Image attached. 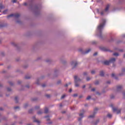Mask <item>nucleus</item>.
Segmentation results:
<instances>
[{
  "mask_svg": "<svg viewBox=\"0 0 125 125\" xmlns=\"http://www.w3.org/2000/svg\"><path fill=\"white\" fill-rule=\"evenodd\" d=\"M34 123H37V124H39L40 123V121L39 120H34Z\"/></svg>",
  "mask_w": 125,
  "mask_h": 125,
  "instance_id": "c9c22d12",
  "label": "nucleus"
},
{
  "mask_svg": "<svg viewBox=\"0 0 125 125\" xmlns=\"http://www.w3.org/2000/svg\"><path fill=\"white\" fill-rule=\"evenodd\" d=\"M7 11H8V10L6 9L3 11V14H6L7 13Z\"/></svg>",
  "mask_w": 125,
  "mask_h": 125,
  "instance_id": "4be33fe9",
  "label": "nucleus"
},
{
  "mask_svg": "<svg viewBox=\"0 0 125 125\" xmlns=\"http://www.w3.org/2000/svg\"><path fill=\"white\" fill-rule=\"evenodd\" d=\"M84 113H85V110L83 109L81 111L80 113L79 114V116L80 117H79L78 118V121L80 122L81 121H82V120L83 119V117H84L83 116Z\"/></svg>",
  "mask_w": 125,
  "mask_h": 125,
  "instance_id": "7ed1b4c3",
  "label": "nucleus"
},
{
  "mask_svg": "<svg viewBox=\"0 0 125 125\" xmlns=\"http://www.w3.org/2000/svg\"><path fill=\"white\" fill-rule=\"evenodd\" d=\"M109 8H110V4H108L107 5H106L104 10H103V11L101 12V15H104V14H105V13L108 12V11L109 10Z\"/></svg>",
  "mask_w": 125,
  "mask_h": 125,
  "instance_id": "20e7f679",
  "label": "nucleus"
},
{
  "mask_svg": "<svg viewBox=\"0 0 125 125\" xmlns=\"http://www.w3.org/2000/svg\"><path fill=\"white\" fill-rule=\"evenodd\" d=\"M35 110H38V109H40V105H37L35 107Z\"/></svg>",
  "mask_w": 125,
  "mask_h": 125,
  "instance_id": "a878e982",
  "label": "nucleus"
},
{
  "mask_svg": "<svg viewBox=\"0 0 125 125\" xmlns=\"http://www.w3.org/2000/svg\"><path fill=\"white\" fill-rule=\"evenodd\" d=\"M27 3H26V2L24 3V4H23V5H25V6L27 5Z\"/></svg>",
  "mask_w": 125,
  "mask_h": 125,
  "instance_id": "680f3d73",
  "label": "nucleus"
},
{
  "mask_svg": "<svg viewBox=\"0 0 125 125\" xmlns=\"http://www.w3.org/2000/svg\"><path fill=\"white\" fill-rule=\"evenodd\" d=\"M106 23V20L102 19L100 24L98 26V36L101 39L102 38V31L104 29V26Z\"/></svg>",
  "mask_w": 125,
  "mask_h": 125,
  "instance_id": "f257e3e1",
  "label": "nucleus"
},
{
  "mask_svg": "<svg viewBox=\"0 0 125 125\" xmlns=\"http://www.w3.org/2000/svg\"><path fill=\"white\" fill-rule=\"evenodd\" d=\"M116 62V59L114 58H112L109 60L110 63H114Z\"/></svg>",
  "mask_w": 125,
  "mask_h": 125,
  "instance_id": "f8f14e48",
  "label": "nucleus"
},
{
  "mask_svg": "<svg viewBox=\"0 0 125 125\" xmlns=\"http://www.w3.org/2000/svg\"><path fill=\"white\" fill-rule=\"evenodd\" d=\"M125 68H123L122 69L121 72L119 73V76L120 77H123V76H125Z\"/></svg>",
  "mask_w": 125,
  "mask_h": 125,
  "instance_id": "1a4fd4ad",
  "label": "nucleus"
},
{
  "mask_svg": "<svg viewBox=\"0 0 125 125\" xmlns=\"http://www.w3.org/2000/svg\"><path fill=\"white\" fill-rule=\"evenodd\" d=\"M69 84H71V82L68 83V84H66L65 85V86L67 87V86H68V85H69Z\"/></svg>",
  "mask_w": 125,
  "mask_h": 125,
  "instance_id": "a19ab883",
  "label": "nucleus"
},
{
  "mask_svg": "<svg viewBox=\"0 0 125 125\" xmlns=\"http://www.w3.org/2000/svg\"><path fill=\"white\" fill-rule=\"evenodd\" d=\"M9 84H10V85H12L13 84V83L11 82H9Z\"/></svg>",
  "mask_w": 125,
  "mask_h": 125,
  "instance_id": "8fccbe9b",
  "label": "nucleus"
},
{
  "mask_svg": "<svg viewBox=\"0 0 125 125\" xmlns=\"http://www.w3.org/2000/svg\"><path fill=\"white\" fill-rule=\"evenodd\" d=\"M91 50L90 49H88L86 50V51H84L83 50V49H80L79 50V51L82 52V54H87V53L90 52Z\"/></svg>",
  "mask_w": 125,
  "mask_h": 125,
  "instance_id": "6e6552de",
  "label": "nucleus"
},
{
  "mask_svg": "<svg viewBox=\"0 0 125 125\" xmlns=\"http://www.w3.org/2000/svg\"><path fill=\"white\" fill-rule=\"evenodd\" d=\"M102 50H103V51H108V50L105 47L102 48Z\"/></svg>",
  "mask_w": 125,
  "mask_h": 125,
  "instance_id": "aec40b11",
  "label": "nucleus"
},
{
  "mask_svg": "<svg viewBox=\"0 0 125 125\" xmlns=\"http://www.w3.org/2000/svg\"><path fill=\"white\" fill-rule=\"evenodd\" d=\"M32 101H36V100H37V98H32Z\"/></svg>",
  "mask_w": 125,
  "mask_h": 125,
  "instance_id": "c03bdc74",
  "label": "nucleus"
},
{
  "mask_svg": "<svg viewBox=\"0 0 125 125\" xmlns=\"http://www.w3.org/2000/svg\"><path fill=\"white\" fill-rule=\"evenodd\" d=\"M7 90H8V91H11V88H10V87H8V88H7Z\"/></svg>",
  "mask_w": 125,
  "mask_h": 125,
  "instance_id": "a18cd8bd",
  "label": "nucleus"
},
{
  "mask_svg": "<svg viewBox=\"0 0 125 125\" xmlns=\"http://www.w3.org/2000/svg\"><path fill=\"white\" fill-rule=\"evenodd\" d=\"M81 81H82V79L78 77V76H74V83H75V86L76 87H79V86H80V84H78V82H81Z\"/></svg>",
  "mask_w": 125,
  "mask_h": 125,
  "instance_id": "f03ea898",
  "label": "nucleus"
},
{
  "mask_svg": "<svg viewBox=\"0 0 125 125\" xmlns=\"http://www.w3.org/2000/svg\"><path fill=\"white\" fill-rule=\"evenodd\" d=\"M25 87H27V88H29V85H26Z\"/></svg>",
  "mask_w": 125,
  "mask_h": 125,
  "instance_id": "e2e57ef3",
  "label": "nucleus"
},
{
  "mask_svg": "<svg viewBox=\"0 0 125 125\" xmlns=\"http://www.w3.org/2000/svg\"><path fill=\"white\" fill-rule=\"evenodd\" d=\"M44 118L46 119V121H49V120H50L49 116L48 115L45 116Z\"/></svg>",
  "mask_w": 125,
  "mask_h": 125,
  "instance_id": "6ab92c4d",
  "label": "nucleus"
},
{
  "mask_svg": "<svg viewBox=\"0 0 125 125\" xmlns=\"http://www.w3.org/2000/svg\"><path fill=\"white\" fill-rule=\"evenodd\" d=\"M103 63L104 65H109L110 64V61H104L103 62Z\"/></svg>",
  "mask_w": 125,
  "mask_h": 125,
  "instance_id": "4468645a",
  "label": "nucleus"
},
{
  "mask_svg": "<svg viewBox=\"0 0 125 125\" xmlns=\"http://www.w3.org/2000/svg\"><path fill=\"white\" fill-rule=\"evenodd\" d=\"M110 83V81H107L106 82V83H107V84H109Z\"/></svg>",
  "mask_w": 125,
  "mask_h": 125,
  "instance_id": "052dcab7",
  "label": "nucleus"
},
{
  "mask_svg": "<svg viewBox=\"0 0 125 125\" xmlns=\"http://www.w3.org/2000/svg\"><path fill=\"white\" fill-rule=\"evenodd\" d=\"M18 83L19 84H20V83H21V81H19L18 82Z\"/></svg>",
  "mask_w": 125,
  "mask_h": 125,
  "instance_id": "864d4df0",
  "label": "nucleus"
},
{
  "mask_svg": "<svg viewBox=\"0 0 125 125\" xmlns=\"http://www.w3.org/2000/svg\"><path fill=\"white\" fill-rule=\"evenodd\" d=\"M18 100H19V98H18V97H15V101L16 103H18Z\"/></svg>",
  "mask_w": 125,
  "mask_h": 125,
  "instance_id": "a211bd4d",
  "label": "nucleus"
},
{
  "mask_svg": "<svg viewBox=\"0 0 125 125\" xmlns=\"http://www.w3.org/2000/svg\"><path fill=\"white\" fill-rule=\"evenodd\" d=\"M4 6L2 5V4H0V9H3Z\"/></svg>",
  "mask_w": 125,
  "mask_h": 125,
  "instance_id": "5701e85b",
  "label": "nucleus"
},
{
  "mask_svg": "<svg viewBox=\"0 0 125 125\" xmlns=\"http://www.w3.org/2000/svg\"><path fill=\"white\" fill-rule=\"evenodd\" d=\"M123 37L124 38H125V34L123 35Z\"/></svg>",
  "mask_w": 125,
  "mask_h": 125,
  "instance_id": "774afa93",
  "label": "nucleus"
},
{
  "mask_svg": "<svg viewBox=\"0 0 125 125\" xmlns=\"http://www.w3.org/2000/svg\"><path fill=\"white\" fill-rule=\"evenodd\" d=\"M98 111V108H95L93 114L91 115H90L89 116V118H94V116H95V115L96 114V113H97L96 111Z\"/></svg>",
  "mask_w": 125,
  "mask_h": 125,
  "instance_id": "9d476101",
  "label": "nucleus"
},
{
  "mask_svg": "<svg viewBox=\"0 0 125 125\" xmlns=\"http://www.w3.org/2000/svg\"><path fill=\"white\" fill-rule=\"evenodd\" d=\"M113 112H117V114H120L121 113V109H118L116 108H113Z\"/></svg>",
  "mask_w": 125,
  "mask_h": 125,
  "instance_id": "9b49d317",
  "label": "nucleus"
},
{
  "mask_svg": "<svg viewBox=\"0 0 125 125\" xmlns=\"http://www.w3.org/2000/svg\"><path fill=\"white\" fill-rule=\"evenodd\" d=\"M65 96H66L65 95H62V97H61V99H63L65 98Z\"/></svg>",
  "mask_w": 125,
  "mask_h": 125,
  "instance_id": "79ce46f5",
  "label": "nucleus"
},
{
  "mask_svg": "<svg viewBox=\"0 0 125 125\" xmlns=\"http://www.w3.org/2000/svg\"><path fill=\"white\" fill-rule=\"evenodd\" d=\"M97 52H96V53H95L94 54H93V55H94V56H96V55H97Z\"/></svg>",
  "mask_w": 125,
  "mask_h": 125,
  "instance_id": "3c124183",
  "label": "nucleus"
},
{
  "mask_svg": "<svg viewBox=\"0 0 125 125\" xmlns=\"http://www.w3.org/2000/svg\"><path fill=\"white\" fill-rule=\"evenodd\" d=\"M44 113L45 114H48V113H49V111L48 110V108H47V107L45 108Z\"/></svg>",
  "mask_w": 125,
  "mask_h": 125,
  "instance_id": "f3484780",
  "label": "nucleus"
},
{
  "mask_svg": "<svg viewBox=\"0 0 125 125\" xmlns=\"http://www.w3.org/2000/svg\"><path fill=\"white\" fill-rule=\"evenodd\" d=\"M71 65L72 66V69H75V68H76L78 65V62L76 61H73L71 62Z\"/></svg>",
  "mask_w": 125,
  "mask_h": 125,
  "instance_id": "0eeeda50",
  "label": "nucleus"
},
{
  "mask_svg": "<svg viewBox=\"0 0 125 125\" xmlns=\"http://www.w3.org/2000/svg\"><path fill=\"white\" fill-rule=\"evenodd\" d=\"M20 15L19 14H12L10 15H8L7 17L8 19L10 18V17H15V18H18Z\"/></svg>",
  "mask_w": 125,
  "mask_h": 125,
  "instance_id": "423d86ee",
  "label": "nucleus"
},
{
  "mask_svg": "<svg viewBox=\"0 0 125 125\" xmlns=\"http://www.w3.org/2000/svg\"><path fill=\"white\" fill-rule=\"evenodd\" d=\"M28 106V103H25L23 107L24 108H27V106Z\"/></svg>",
  "mask_w": 125,
  "mask_h": 125,
  "instance_id": "393cba45",
  "label": "nucleus"
},
{
  "mask_svg": "<svg viewBox=\"0 0 125 125\" xmlns=\"http://www.w3.org/2000/svg\"><path fill=\"white\" fill-rule=\"evenodd\" d=\"M82 88H85V85H83Z\"/></svg>",
  "mask_w": 125,
  "mask_h": 125,
  "instance_id": "4d7b16f0",
  "label": "nucleus"
},
{
  "mask_svg": "<svg viewBox=\"0 0 125 125\" xmlns=\"http://www.w3.org/2000/svg\"><path fill=\"white\" fill-rule=\"evenodd\" d=\"M42 87H44V86H45V84H43L42 85Z\"/></svg>",
  "mask_w": 125,
  "mask_h": 125,
  "instance_id": "13d9d810",
  "label": "nucleus"
},
{
  "mask_svg": "<svg viewBox=\"0 0 125 125\" xmlns=\"http://www.w3.org/2000/svg\"><path fill=\"white\" fill-rule=\"evenodd\" d=\"M88 74V73L87 72H84L83 73V76H87Z\"/></svg>",
  "mask_w": 125,
  "mask_h": 125,
  "instance_id": "473e14b6",
  "label": "nucleus"
},
{
  "mask_svg": "<svg viewBox=\"0 0 125 125\" xmlns=\"http://www.w3.org/2000/svg\"><path fill=\"white\" fill-rule=\"evenodd\" d=\"M43 113V111H42V109H40L37 112L38 115H42Z\"/></svg>",
  "mask_w": 125,
  "mask_h": 125,
  "instance_id": "2eb2a0df",
  "label": "nucleus"
},
{
  "mask_svg": "<svg viewBox=\"0 0 125 125\" xmlns=\"http://www.w3.org/2000/svg\"><path fill=\"white\" fill-rule=\"evenodd\" d=\"M25 79H26L27 80H29V79H30L31 77H30V76H25Z\"/></svg>",
  "mask_w": 125,
  "mask_h": 125,
  "instance_id": "ea45409f",
  "label": "nucleus"
},
{
  "mask_svg": "<svg viewBox=\"0 0 125 125\" xmlns=\"http://www.w3.org/2000/svg\"><path fill=\"white\" fill-rule=\"evenodd\" d=\"M12 45H14V46H17V44H16V43L13 42H12Z\"/></svg>",
  "mask_w": 125,
  "mask_h": 125,
  "instance_id": "2f4dec72",
  "label": "nucleus"
},
{
  "mask_svg": "<svg viewBox=\"0 0 125 125\" xmlns=\"http://www.w3.org/2000/svg\"><path fill=\"white\" fill-rule=\"evenodd\" d=\"M16 1H17V0H12V2H13V3H15Z\"/></svg>",
  "mask_w": 125,
  "mask_h": 125,
  "instance_id": "09e8293b",
  "label": "nucleus"
},
{
  "mask_svg": "<svg viewBox=\"0 0 125 125\" xmlns=\"http://www.w3.org/2000/svg\"><path fill=\"white\" fill-rule=\"evenodd\" d=\"M96 94H98V95H100V93H99V92H97Z\"/></svg>",
  "mask_w": 125,
  "mask_h": 125,
  "instance_id": "6e6d98bb",
  "label": "nucleus"
},
{
  "mask_svg": "<svg viewBox=\"0 0 125 125\" xmlns=\"http://www.w3.org/2000/svg\"><path fill=\"white\" fill-rule=\"evenodd\" d=\"M116 91L118 93H121L124 91L123 90V86L121 85L117 86Z\"/></svg>",
  "mask_w": 125,
  "mask_h": 125,
  "instance_id": "39448f33",
  "label": "nucleus"
},
{
  "mask_svg": "<svg viewBox=\"0 0 125 125\" xmlns=\"http://www.w3.org/2000/svg\"><path fill=\"white\" fill-rule=\"evenodd\" d=\"M90 98H91V97H90V96H88L86 98V100H89V99H90Z\"/></svg>",
  "mask_w": 125,
  "mask_h": 125,
  "instance_id": "e433bc0d",
  "label": "nucleus"
},
{
  "mask_svg": "<svg viewBox=\"0 0 125 125\" xmlns=\"http://www.w3.org/2000/svg\"><path fill=\"white\" fill-rule=\"evenodd\" d=\"M92 91H95V88H93L91 89Z\"/></svg>",
  "mask_w": 125,
  "mask_h": 125,
  "instance_id": "5fc2aeb1",
  "label": "nucleus"
},
{
  "mask_svg": "<svg viewBox=\"0 0 125 125\" xmlns=\"http://www.w3.org/2000/svg\"><path fill=\"white\" fill-rule=\"evenodd\" d=\"M7 25V24H6V25L0 24V28H2V27H4V26H6Z\"/></svg>",
  "mask_w": 125,
  "mask_h": 125,
  "instance_id": "c85d7f7f",
  "label": "nucleus"
},
{
  "mask_svg": "<svg viewBox=\"0 0 125 125\" xmlns=\"http://www.w3.org/2000/svg\"><path fill=\"white\" fill-rule=\"evenodd\" d=\"M122 94H123V97H125V91H122Z\"/></svg>",
  "mask_w": 125,
  "mask_h": 125,
  "instance_id": "f704fd0d",
  "label": "nucleus"
},
{
  "mask_svg": "<svg viewBox=\"0 0 125 125\" xmlns=\"http://www.w3.org/2000/svg\"><path fill=\"white\" fill-rule=\"evenodd\" d=\"M95 84H96V85H97V84H99V81H96L95 82Z\"/></svg>",
  "mask_w": 125,
  "mask_h": 125,
  "instance_id": "cd10ccee",
  "label": "nucleus"
},
{
  "mask_svg": "<svg viewBox=\"0 0 125 125\" xmlns=\"http://www.w3.org/2000/svg\"><path fill=\"white\" fill-rule=\"evenodd\" d=\"M111 77L112 78H114L115 80H119V79L116 76V75L114 74V73H112L111 74Z\"/></svg>",
  "mask_w": 125,
  "mask_h": 125,
  "instance_id": "dca6fc26",
  "label": "nucleus"
},
{
  "mask_svg": "<svg viewBox=\"0 0 125 125\" xmlns=\"http://www.w3.org/2000/svg\"><path fill=\"white\" fill-rule=\"evenodd\" d=\"M36 84H40V79H37L36 82Z\"/></svg>",
  "mask_w": 125,
  "mask_h": 125,
  "instance_id": "b1692460",
  "label": "nucleus"
},
{
  "mask_svg": "<svg viewBox=\"0 0 125 125\" xmlns=\"http://www.w3.org/2000/svg\"><path fill=\"white\" fill-rule=\"evenodd\" d=\"M96 42H97L96 41H93V44H95L96 43Z\"/></svg>",
  "mask_w": 125,
  "mask_h": 125,
  "instance_id": "603ef678",
  "label": "nucleus"
},
{
  "mask_svg": "<svg viewBox=\"0 0 125 125\" xmlns=\"http://www.w3.org/2000/svg\"><path fill=\"white\" fill-rule=\"evenodd\" d=\"M14 109L15 110H17L18 109H20V107H19V106H16V107H14Z\"/></svg>",
  "mask_w": 125,
  "mask_h": 125,
  "instance_id": "58836bf2",
  "label": "nucleus"
},
{
  "mask_svg": "<svg viewBox=\"0 0 125 125\" xmlns=\"http://www.w3.org/2000/svg\"><path fill=\"white\" fill-rule=\"evenodd\" d=\"M46 97L48 98L50 97V96L49 95H46Z\"/></svg>",
  "mask_w": 125,
  "mask_h": 125,
  "instance_id": "bf43d9fd",
  "label": "nucleus"
},
{
  "mask_svg": "<svg viewBox=\"0 0 125 125\" xmlns=\"http://www.w3.org/2000/svg\"><path fill=\"white\" fill-rule=\"evenodd\" d=\"M110 98H111V99H113V98H115V96L113 95H112L110 97Z\"/></svg>",
  "mask_w": 125,
  "mask_h": 125,
  "instance_id": "37998d69",
  "label": "nucleus"
},
{
  "mask_svg": "<svg viewBox=\"0 0 125 125\" xmlns=\"http://www.w3.org/2000/svg\"><path fill=\"white\" fill-rule=\"evenodd\" d=\"M113 55H114V56H119V53H113Z\"/></svg>",
  "mask_w": 125,
  "mask_h": 125,
  "instance_id": "bb28decb",
  "label": "nucleus"
},
{
  "mask_svg": "<svg viewBox=\"0 0 125 125\" xmlns=\"http://www.w3.org/2000/svg\"><path fill=\"white\" fill-rule=\"evenodd\" d=\"M35 12H37V11H39V8L37 7H35Z\"/></svg>",
  "mask_w": 125,
  "mask_h": 125,
  "instance_id": "72a5a7b5",
  "label": "nucleus"
},
{
  "mask_svg": "<svg viewBox=\"0 0 125 125\" xmlns=\"http://www.w3.org/2000/svg\"><path fill=\"white\" fill-rule=\"evenodd\" d=\"M1 55H4V53L2 52V53H1Z\"/></svg>",
  "mask_w": 125,
  "mask_h": 125,
  "instance_id": "0e129e2a",
  "label": "nucleus"
},
{
  "mask_svg": "<svg viewBox=\"0 0 125 125\" xmlns=\"http://www.w3.org/2000/svg\"><path fill=\"white\" fill-rule=\"evenodd\" d=\"M91 74H92V75L95 74V70H92L91 72Z\"/></svg>",
  "mask_w": 125,
  "mask_h": 125,
  "instance_id": "4c0bfd02",
  "label": "nucleus"
},
{
  "mask_svg": "<svg viewBox=\"0 0 125 125\" xmlns=\"http://www.w3.org/2000/svg\"><path fill=\"white\" fill-rule=\"evenodd\" d=\"M98 123H99V120H97V121H96V123H95V125H97V124H98Z\"/></svg>",
  "mask_w": 125,
  "mask_h": 125,
  "instance_id": "49530a36",
  "label": "nucleus"
},
{
  "mask_svg": "<svg viewBox=\"0 0 125 125\" xmlns=\"http://www.w3.org/2000/svg\"><path fill=\"white\" fill-rule=\"evenodd\" d=\"M49 61H50L49 60H46V62H49Z\"/></svg>",
  "mask_w": 125,
  "mask_h": 125,
  "instance_id": "338daca9",
  "label": "nucleus"
},
{
  "mask_svg": "<svg viewBox=\"0 0 125 125\" xmlns=\"http://www.w3.org/2000/svg\"><path fill=\"white\" fill-rule=\"evenodd\" d=\"M33 111H34V109H30V110H29V113H30L31 114V113H33Z\"/></svg>",
  "mask_w": 125,
  "mask_h": 125,
  "instance_id": "c756f323",
  "label": "nucleus"
},
{
  "mask_svg": "<svg viewBox=\"0 0 125 125\" xmlns=\"http://www.w3.org/2000/svg\"><path fill=\"white\" fill-rule=\"evenodd\" d=\"M90 80H91V78L90 77H88L86 78V81L87 82H88V81H90Z\"/></svg>",
  "mask_w": 125,
  "mask_h": 125,
  "instance_id": "7c9ffc66",
  "label": "nucleus"
},
{
  "mask_svg": "<svg viewBox=\"0 0 125 125\" xmlns=\"http://www.w3.org/2000/svg\"><path fill=\"white\" fill-rule=\"evenodd\" d=\"M107 117L109 118V119H111V118H112V114L108 113L107 115Z\"/></svg>",
  "mask_w": 125,
  "mask_h": 125,
  "instance_id": "412c9836",
  "label": "nucleus"
},
{
  "mask_svg": "<svg viewBox=\"0 0 125 125\" xmlns=\"http://www.w3.org/2000/svg\"><path fill=\"white\" fill-rule=\"evenodd\" d=\"M104 75H105V73L103 70H101L100 72V76H101V77H104Z\"/></svg>",
  "mask_w": 125,
  "mask_h": 125,
  "instance_id": "ddd939ff",
  "label": "nucleus"
},
{
  "mask_svg": "<svg viewBox=\"0 0 125 125\" xmlns=\"http://www.w3.org/2000/svg\"><path fill=\"white\" fill-rule=\"evenodd\" d=\"M69 92H72V89H70L69 90Z\"/></svg>",
  "mask_w": 125,
  "mask_h": 125,
  "instance_id": "69168bd1",
  "label": "nucleus"
},
{
  "mask_svg": "<svg viewBox=\"0 0 125 125\" xmlns=\"http://www.w3.org/2000/svg\"><path fill=\"white\" fill-rule=\"evenodd\" d=\"M77 96H78L77 94H75L73 95V97H77Z\"/></svg>",
  "mask_w": 125,
  "mask_h": 125,
  "instance_id": "de8ad7c7",
  "label": "nucleus"
}]
</instances>
